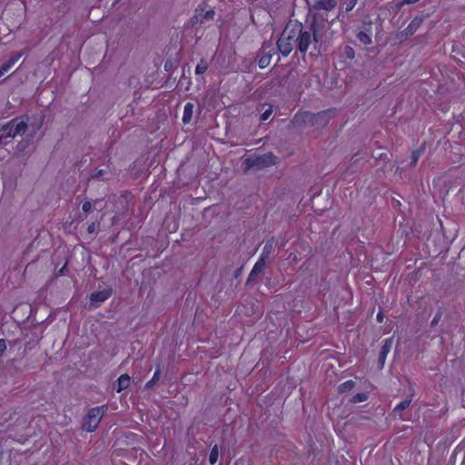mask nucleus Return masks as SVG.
<instances>
[{
  "instance_id": "nucleus-1",
  "label": "nucleus",
  "mask_w": 465,
  "mask_h": 465,
  "mask_svg": "<svg viewBox=\"0 0 465 465\" xmlns=\"http://www.w3.org/2000/svg\"><path fill=\"white\" fill-rule=\"evenodd\" d=\"M295 46L303 54L308 51L311 54L319 51L315 25L304 29L302 25L297 22L287 24L277 41V47L283 56H287Z\"/></svg>"
},
{
  "instance_id": "nucleus-2",
  "label": "nucleus",
  "mask_w": 465,
  "mask_h": 465,
  "mask_svg": "<svg viewBox=\"0 0 465 465\" xmlns=\"http://www.w3.org/2000/svg\"><path fill=\"white\" fill-rule=\"evenodd\" d=\"M277 158L272 153H267L259 156H250L245 159L247 169L261 170L276 164Z\"/></svg>"
},
{
  "instance_id": "nucleus-3",
  "label": "nucleus",
  "mask_w": 465,
  "mask_h": 465,
  "mask_svg": "<svg viewBox=\"0 0 465 465\" xmlns=\"http://www.w3.org/2000/svg\"><path fill=\"white\" fill-rule=\"evenodd\" d=\"M104 413V406L91 409L84 421L83 429L88 432L95 430Z\"/></svg>"
},
{
  "instance_id": "nucleus-4",
  "label": "nucleus",
  "mask_w": 465,
  "mask_h": 465,
  "mask_svg": "<svg viewBox=\"0 0 465 465\" xmlns=\"http://www.w3.org/2000/svg\"><path fill=\"white\" fill-rule=\"evenodd\" d=\"M112 295V290L105 288L102 291L93 292L90 296V306L97 308L102 302L106 301Z\"/></svg>"
},
{
  "instance_id": "nucleus-5",
  "label": "nucleus",
  "mask_w": 465,
  "mask_h": 465,
  "mask_svg": "<svg viewBox=\"0 0 465 465\" xmlns=\"http://www.w3.org/2000/svg\"><path fill=\"white\" fill-rule=\"evenodd\" d=\"M5 128H9L7 136L15 137L18 134H24L27 129V124L24 121L12 120L7 124Z\"/></svg>"
},
{
  "instance_id": "nucleus-6",
  "label": "nucleus",
  "mask_w": 465,
  "mask_h": 465,
  "mask_svg": "<svg viewBox=\"0 0 465 465\" xmlns=\"http://www.w3.org/2000/svg\"><path fill=\"white\" fill-rule=\"evenodd\" d=\"M392 343H393L392 338H388L383 341V345H382L380 354H379V363L381 364V368H382L385 363L386 358L392 347Z\"/></svg>"
},
{
  "instance_id": "nucleus-7",
  "label": "nucleus",
  "mask_w": 465,
  "mask_h": 465,
  "mask_svg": "<svg viewBox=\"0 0 465 465\" xmlns=\"http://www.w3.org/2000/svg\"><path fill=\"white\" fill-rule=\"evenodd\" d=\"M215 12L213 10H208L206 12L203 11H196L194 15V19L196 23L204 24L205 22L212 21L214 19Z\"/></svg>"
},
{
  "instance_id": "nucleus-8",
  "label": "nucleus",
  "mask_w": 465,
  "mask_h": 465,
  "mask_svg": "<svg viewBox=\"0 0 465 465\" xmlns=\"http://www.w3.org/2000/svg\"><path fill=\"white\" fill-rule=\"evenodd\" d=\"M411 401L412 396L407 397L405 400H403L394 407L392 414L395 417H399L400 419H401L402 411L410 407Z\"/></svg>"
},
{
  "instance_id": "nucleus-9",
  "label": "nucleus",
  "mask_w": 465,
  "mask_h": 465,
  "mask_svg": "<svg viewBox=\"0 0 465 465\" xmlns=\"http://www.w3.org/2000/svg\"><path fill=\"white\" fill-rule=\"evenodd\" d=\"M265 263L266 262L263 261V258H259L249 274L248 281L253 280L259 273H261L265 266Z\"/></svg>"
},
{
  "instance_id": "nucleus-10",
  "label": "nucleus",
  "mask_w": 465,
  "mask_h": 465,
  "mask_svg": "<svg viewBox=\"0 0 465 465\" xmlns=\"http://www.w3.org/2000/svg\"><path fill=\"white\" fill-rule=\"evenodd\" d=\"M336 6L335 0H316L315 8L331 11Z\"/></svg>"
},
{
  "instance_id": "nucleus-11",
  "label": "nucleus",
  "mask_w": 465,
  "mask_h": 465,
  "mask_svg": "<svg viewBox=\"0 0 465 465\" xmlns=\"http://www.w3.org/2000/svg\"><path fill=\"white\" fill-rule=\"evenodd\" d=\"M193 114V104L187 103L183 108V123L187 124L191 122Z\"/></svg>"
},
{
  "instance_id": "nucleus-12",
  "label": "nucleus",
  "mask_w": 465,
  "mask_h": 465,
  "mask_svg": "<svg viewBox=\"0 0 465 465\" xmlns=\"http://www.w3.org/2000/svg\"><path fill=\"white\" fill-rule=\"evenodd\" d=\"M23 55V53L20 52L18 53L17 54H15V56L11 57L6 63H5L1 68L3 71H5V73L8 72L12 66L15 65V64L20 59V57Z\"/></svg>"
},
{
  "instance_id": "nucleus-13",
  "label": "nucleus",
  "mask_w": 465,
  "mask_h": 465,
  "mask_svg": "<svg viewBox=\"0 0 465 465\" xmlns=\"http://www.w3.org/2000/svg\"><path fill=\"white\" fill-rule=\"evenodd\" d=\"M130 384V377L127 374H123L118 378L117 381V391H121L126 389Z\"/></svg>"
},
{
  "instance_id": "nucleus-14",
  "label": "nucleus",
  "mask_w": 465,
  "mask_h": 465,
  "mask_svg": "<svg viewBox=\"0 0 465 465\" xmlns=\"http://www.w3.org/2000/svg\"><path fill=\"white\" fill-rule=\"evenodd\" d=\"M324 114L325 113L319 114L317 115L309 113H304L303 114H302V118L304 122H312L313 120L317 122L318 120L322 119Z\"/></svg>"
},
{
  "instance_id": "nucleus-15",
  "label": "nucleus",
  "mask_w": 465,
  "mask_h": 465,
  "mask_svg": "<svg viewBox=\"0 0 465 465\" xmlns=\"http://www.w3.org/2000/svg\"><path fill=\"white\" fill-rule=\"evenodd\" d=\"M218 457H219V449H218L217 445H214L212 448V450H211V453H210V456H209L210 463L212 465H214L217 462V460H218Z\"/></svg>"
},
{
  "instance_id": "nucleus-16",
  "label": "nucleus",
  "mask_w": 465,
  "mask_h": 465,
  "mask_svg": "<svg viewBox=\"0 0 465 465\" xmlns=\"http://www.w3.org/2000/svg\"><path fill=\"white\" fill-rule=\"evenodd\" d=\"M272 252V243L267 242L262 249L260 258H263V261L266 262V260L269 258Z\"/></svg>"
},
{
  "instance_id": "nucleus-17",
  "label": "nucleus",
  "mask_w": 465,
  "mask_h": 465,
  "mask_svg": "<svg viewBox=\"0 0 465 465\" xmlns=\"http://www.w3.org/2000/svg\"><path fill=\"white\" fill-rule=\"evenodd\" d=\"M357 37L359 41L364 45H370L371 43V37L365 32H360Z\"/></svg>"
},
{
  "instance_id": "nucleus-18",
  "label": "nucleus",
  "mask_w": 465,
  "mask_h": 465,
  "mask_svg": "<svg viewBox=\"0 0 465 465\" xmlns=\"http://www.w3.org/2000/svg\"><path fill=\"white\" fill-rule=\"evenodd\" d=\"M354 387V381H346L339 386L340 392H345L347 391H351Z\"/></svg>"
},
{
  "instance_id": "nucleus-19",
  "label": "nucleus",
  "mask_w": 465,
  "mask_h": 465,
  "mask_svg": "<svg viewBox=\"0 0 465 465\" xmlns=\"http://www.w3.org/2000/svg\"><path fill=\"white\" fill-rule=\"evenodd\" d=\"M207 69L208 64L205 61H201L195 68V73L196 74H202L205 73Z\"/></svg>"
},
{
  "instance_id": "nucleus-20",
  "label": "nucleus",
  "mask_w": 465,
  "mask_h": 465,
  "mask_svg": "<svg viewBox=\"0 0 465 465\" xmlns=\"http://www.w3.org/2000/svg\"><path fill=\"white\" fill-rule=\"evenodd\" d=\"M367 399H368L367 393L361 392V393H357L356 395H354L351 399V401L354 403L362 402V401H365Z\"/></svg>"
},
{
  "instance_id": "nucleus-21",
  "label": "nucleus",
  "mask_w": 465,
  "mask_h": 465,
  "mask_svg": "<svg viewBox=\"0 0 465 465\" xmlns=\"http://www.w3.org/2000/svg\"><path fill=\"white\" fill-rule=\"evenodd\" d=\"M271 62V55L264 54L259 60L260 68H265Z\"/></svg>"
},
{
  "instance_id": "nucleus-22",
  "label": "nucleus",
  "mask_w": 465,
  "mask_h": 465,
  "mask_svg": "<svg viewBox=\"0 0 465 465\" xmlns=\"http://www.w3.org/2000/svg\"><path fill=\"white\" fill-rule=\"evenodd\" d=\"M357 4V0H345L343 3L344 8L346 12H349L354 8Z\"/></svg>"
},
{
  "instance_id": "nucleus-23",
  "label": "nucleus",
  "mask_w": 465,
  "mask_h": 465,
  "mask_svg": "<svg viewBox=\"0 0 465 465\" xmlns=\"http://www.w3.org/2000/svg\"><path fill=\"white\" fill-rule=\"evenodd\" d=\"M272 114V107L270 105L261 115L262 121H266L270 118Z\"/></svg>"
},
{
  "instance_id": "nucleus-24",
  "label": "nucleus",
  "mask_w": 465,
  "mask_h": 465,
  "mask_svg": "<svg viewBox=\"0 0 465 465\" xmlns=\"http://www.w3.org/2000/svg\"><path fill=\"white\" fill-rule=\"evenodd\" d=\"M159 378H160V371H159V370H157V371L154 372V374H153V376L152 380H151V381H149L147 382L146 387H147V388H150L151 386H153V384L156 381H158V380H159Z\"/></svg>"
},
{
  "instance_id": "nucleus-25",
  "label": "nucleus",
  "mask_w": 465,
  "mask_h": 465,
  "mask_svg": "<svg viewBox=\"0 0 465 465\" xmlns=\"http://www.w3.org/2000/svg\"><path fill=\"white\" fill-rule=\"evenodd\" d=\"M5 350H6V341L4 339H0V357L3 356Z\"/></svg>"
},
{
  "instance_id": "nucleus-26",
  "label": "nucleus",
  "mask_w": 465,
  "mask_h": 465,
  "mask_svg": "<svg viewBox=\"0 0 465 465\" xmlns=\"http://www.w3.org/2000/svg\"><path fill=\"white\" fill-rule=\"evenodd\" d=\"M91 208H92V203L90 202H84L83 203L82 209L84 212L87 213L91 210Z\"/></svg>"
},
{
  "instance_id": "nucleus-27",
  "label": "nucleus",
  "mask_w": 465,
  "mask_h": 465,
  "mask_svg": "<svg viewBox=\"0 0 465 465\" xmlns=\"http://www.w3.org/2000/svg\"><path fill=\"white\" fill-rule=\"evenodd\" d=\"M346 55L350 58H352L353 55H354V52H353V49L351 47H347L346 48Z\"/></svg>"
},
{
  "instance_id": "nucleus-28",
  "label": "nucleus",
  "mask_w": 465,
  "mask_h": 465,
  "mask_svg": "<svg viewBox=\"0 0 465 465\" xmlns=\"http://www.w3.org/2000/svg\"><path fill=\"white\" fill-rule=\"evenodd\" d=\"M440 318V314L436 315V316L433 318V320L431 321V325H436V324L438 323V322H439Z\"/></svg>"
},
{
  "instance_id": "nucleus-29",
  "label": "nucleus",
  "mask_w": 465,
  "mask_h": 465,
  "mask_svg": "<svg viewBox=\"0 0 465 465\" xmlns=\"http://www.w3.org/2000/svg\"><path fill=\"white\" fill-rule=\"evenodd\" d=\"M377 321H378L379 322H382V321H383V314H382V312H378V314H377Z\"/></svg>"
},
{
  "instance_id": "nucleus-30",
  "label": "nucleus",
  "mask_w": 465,
  "mask_h": 465,
  "mask_svg": "<svg viewBox=\"0 0 465 465\" xmlns=\"http://www.w3.org/2000/svg\"><path fill=\"white\" fill-rule=\"evenodd\" d=\"M94 230H95V224H94V223L91 224V225L88 227V232H89L90 233L94 232Z\"/></svg>"
},
{
  "instance_id": "nucleus-31",
  "label": "nucleus",
  "mask_w": 465,
  "mask_h": 465,
  "mask_svg": "<svg viewBox=\"0 0 465 465\" xmlns=\"http://www.w3.org/2000/svg\"><path fill=\"white\" fill-rule=\"evenodd\" d=\"M417 160H418V155H414L413 156V164L416 163Z\"/></svg>"
},
{
  "instance_id": "nucleus-32",
  "label": "nucleus",
  "mask_w": 465,
  "mask_h": 465,
  "mask_svg": "<svg viewBox=\"0 0 465 465\" xmlns=\"http://www.w3.org/2000/svg\"><path fill=\"white\" fill-rule=\"evenodd\" d=\"M5 74V72L3 71L2 68L0 67V77H2Z\"/></svg>"
},
{
  "instance_id": "nucleus-33",
  "label": "nucleus",
  "mask_w": 465,
  "mask_h": 465,
  "mask_svg": "<svg viewBox=\"0 0 465 465\" xmlns=\"http://www.w3.org/2000/svg\"><path fill=\"white\" fill-rule=\"evenodd\" d=\"M104 174V171H99L98 173H97V176H102Z\"/></svg>"
}]
</instances>
